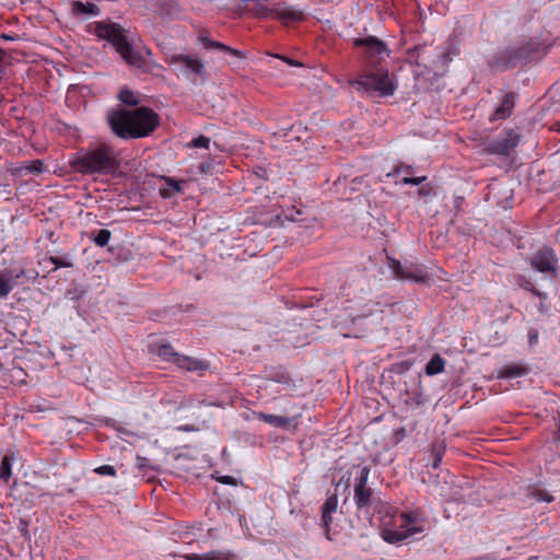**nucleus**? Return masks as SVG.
Wrapping results in <instances>:
<instances>
[{"instance_id":"f257e3e1","label":"nucleus","mask_w":560,"mask_h":560,"mask_svg":"<svg viewBox=\"0 0 560 560\" xmlns=\"http://www.w3.org/2000/svg\"><path fill=\"white\" fill-rule=\"evenodd\" d=\"M107 121L117 137L128 140L148 137L160 125V117L153 109L141 106L113 110L108 114Z\"/></svg>"},{"instance_id":"f03ea898","label":"nucleus","mask_w":560,"mask_h":560,"mask_svg":"<svg viewBox=\"0 0 560 560\" xmlns=\"http://www.w3.org/2000/svg\"><path fill=\"white\" fill-rule=\"evenodd\" d=\"M71 166L77 172L85 175H109L118 170L119 161L113 147L107 143H100L80 150L71 162Z\"/></svg>"},{"instance_id":"7ed1b4c3","label":"nucleus","mask_w":560,"mask_h":560,"mask_svg":"<svg viewBox=\"0 0 560 560\" xmlns=\"http://www.w3.org/2000/svg\"><path fill=\"white\" fill-rule=\"evenodd\" d=\"M541 44L529 40L517 46H508L495 51L488 60V66L497 72H503L515 68L521 63H527L539 54Z\"/></svg>"},{"instance_id":"20e7f679","label":"nucleus","mask_w":560,"mask_h":560,"mask_svg":"<svg viewBox=\"0 0 560 560\" xmlns=\"http://www.w3.org/2000/svg\"><path fill=\"white\" fill-rule=\"evenodd\" d=\"M95 35L113 44L116 51L128 65L137 68H142L145 65L141 51L136 50L127 40L125 30L119 24L97 22L95 24Z\"/></svg>"},{"instance_id":"39448f33","label":"nucleus","mask_w":560,"mask_h":560,"mask_svg":"<svg viewBox=\"0 0 560 560\" xmlns=\"http://www.w3.org/2000/svg\"><path fill=\"white\" fill-rule=\"evenodd\" d=\"M351 84L355 86L358 91H364L378 97L390 96L397 89L395 80L389 77L387 71L361 74L358 79L352 81Z\"/></svg>"},{"instance_id":"423d86ee","label":"nucleus","mask_w":560,"mask_h":560,"mask_svg":"<svg viewBox=\"0 0 560 560\" xmlns=\"http://www.w3.org/2000/svg\"><path fill=\"white\" fill-rule=\"evenodd\" d=\"M168 63L194 83H205L208 80L206 65L197 55L174 54Z\"/></svg>"},{"instance_id":"0eeeda50","label":"nucleus","mask_w":560,"mask_h":560,"mask_svg":"<svg viewBox=\"0 0 560 560\" xmlns=\"http://www.w3.org/2000/svg\"><path fill=\"white\" fill-rule=\"evenodd\" d=\"M158 355L164 361L176 364L179 369L188 372L207 371L210 366L208 361L187 357L174 350L168 343H161L158 346Z\"/></svg>"},{"instance_id":"6e6552de","label":"nucleus","mask_w":560,"mask_h":560,"mask_svg":"<svg viewBox=\"0 0 560 560\" xmlns=\"http://www.w3.org/2000/svg\"><path fill=\"white\" fill-rule=\"evenodd\" d=\"M353 45L357 48H362V55L365 63L372 69H377L381 61L389 55V50L385 43L372 35L364 38H355Z\"/></svg>"},{"instance_id":"1a4fd4ad","label":"nucleus","mask_w":560,"mask_h":560,"mask_svg":"<svg viewBox=\"0 0 560 560\" xmlns=\"http://www.w3.org/2000/svg\"><path fill=\"white\" fill-rule=\"evenodd\" d=\"M371 468L362 466L353 486V500L360 511L369 512L376 504V498L372 488L368 487Z\"/></svg>"},{"instance_id":"9d476101","label":"nucleus","mask_w":560,"mask_h":560,"mask_svg":"<svg viewBox=\"0 0 560 560\" xmlns=\"http://www.w3.org/2000/svg\"><path fill=\"white\" fill-rule=\"evenodd\" d=\"M373 311L370 308L368 312L351 316L347 319H338L335 322V327L345 338H362L366 332L373 330V324L369 322Z\"/></svg>"},{"instance_id":"9b49d317","label":"nucleus","mask_w":560,"mask_h":560,"mask_svg":"<svg viewBox=\"0 0 560 560\" xmlns=\"http://www.w3.org/2000/svg\"><path fill=\"white\" fill-rule=\"evenodd\" d=\"M389 268L395 278L400 280H409L417 283H422L428 279V273L423 267L415 262L406 261L402 264L399 260L390 259Z\"/></svg>"},{"instance_id":"f8f14e48","label":"nucleus","mask_w":560,"mask_h":560,"mask_svg":"<svg viewBox=\"0 0 560 560\" xmlns=\"http://www.w3.org/2000/svg\"><path fill=\"white\" fill-rule=\"evenodd\" d=\"M520 140L521 135L516 130L510 129L503 137L490 141L485 150L490 154L509 155L518 145Z\"/></svg>"},{"instance_id":"ddd939ff","label":"nucleus","mask_w":560,"mask_h":560,"mask_svg":"<svg viewBox=\"0 0 560 560\" xmlns=\"http://www.w3.org/2000/svg\"><path fill=\"white\" fill-rule=\"evenodd\" d=\"M530 266L539 272H550L556 276L558 258L555 250L549 246L540 247L530 258Z\"/></svg>"},{"instance_id":"4468645a","label":"nucleus","mask_w":560,"mask_h":560,"mask_svg":"<svg viewBox=\"0 0 560 560\" xmlns=\"http://www.w3.org/2000/svg\"><path fill=\"white\" fill-rule=\"evenodd\" d=\"M271 19H279L284 22L301 21L303 12L289 7L285 1H279L272 5Z\"/></svg>"},{"instance_id":"2eb2a0df","label":"nucleus","mask_w":560,"mask_h":560,"mask_svg":"<svg viewBox=\"0 0 560 560\" xmlns=\"http://www.w3.org/2000/svg\"><path fill=\"white\" fill-rule=\"evenodd\" d=\"M516 97H517V95L514 92L506 93L503 96L500 105L495 108L493 114L490 116V120L497 121V120H504V119L509 118L513 112L514 106H515Z\"/></svg>"},{"instance_id":"dca6fc26","label":"nucleus","mask_w":560,"mask_h":560,"mask_svg":"<svg viewBox=\"0 0 560 560\" xmlns=\"http://www.w3.org/2000/svg\"><path fill=\"white\" fill-rule=\"evenodd\" d=\"M198 39H199V43L202 45V47L207 50H219L223 54L236 57L238 59L246 58L245 52L234 49L223 43L210 39L208 36L200 35Z\"/></svg>"},{"instance_id":"f3484780","label":"nucleus","mask_w":560,"mask_h":560,"mask_svg":"<svg viewBox=\"0 0 560 560\" xmlns=\"http://www.w3.org/2000/svg\"><path fill=\"white\" fill-rule=\"evenodd\" d=\"M338 506L337 493L328 495L322 505V526L325 528V534L329 538L330 524L332 522V513L336 512Z\"/></svg>"},{"instance_id":"a211bd4d","label":"nucleus","mask_w":560,"mask_h":560,"mask_svg":"<svg viewBox=\"0 0 560 560\" xmlns=\"http://www.w3.org/2000/svg\"><path fill=\"white\" fill-rule=\"evenodd\" d=\"M23 269L13 270L10 269L5 275L0 276V298H5L12 290L13 287L20 283V278L24 276Z\"/></svg>"},{"instance_id":"6ab92c4d","label":"nucleus","mask_w":560,"mask_h":560,"mask_svg":"<svg viewBox=\"0 0 560 560\" xmlns=\"http://www.w3.org/2000/svg\"><path fill=\"white\" fill-rule=\"evenodd\" d=\"M254 416L256 419L264 421L272 427L281 428V429H289L294 421L295 418H287L283 416H277V415H270L265 413L261 411H255Z\"/></svg>"},{"instance_id":"aec40b11","label":"nucleus","mask_w":560,"mask_h":560,"mask_svg":"<svg viewBox=\"0 0 560 560\" xmlns=\"http://www.w3.org/2000/svg\"><path fill=\"white\" fill-rule=\"evenodd\" d=\"M419 532H421V528L415 526L409 527L407 530L384 529L382 537L389 544H397Z\"/></svg>"},{"instance_id":"412c9836","label":"nucleus","mask_w":560,"mask_h":560,"mask_svg":"<svg viewBox=\"0 0 560 560\" xmlns=\"http://www.w3.org/2000/svg\"><path fill=\"white\" fill-rule=\"evenodd\" d=\"M165 184L167 185L166 188H161L160 194L163 198H172L175 192H184V186L186 185V180H178L174 177H162Z\"/></svg>"},{"instance_id":"4be33fe9","label":"nucleus","mask_w":560,"mask_h":560,"mask_svg":"<svg viewBox=\"0 0 560 560\" xmlns=\"http://www.w3.org/2000/svg\"><path fill=\"white\" fill-rule=\"evenodd\" d=\"M72 12L78 16H97L101 12L100 8L91 2L73 1Z\"/></svg>"},{"instance_id":"5701e85b","label":"nucleus","mask_w":560,"mask_h":560,"mask_svg":"<svg viewBox=\"0 0 560 560\" xmlns=\"http://www.w3.org/2000/svg\"><path fill=\"white\" fill-rule=\"evenodd\" d=\"M406 396L407 398L405 399V404L412 408H419L427 401L420 384L416 389L406 390Z\"/></svg>"},{"instance_id":"b1692460","label":"nucleus","mask_w":560,"mask_h":560,"mask_svg":"<svg viewBox=\"0 0 560 560\" xmlns=\"http://www.w3.org/2000/svg\"><path fill=\"white\" fill-rule=\"evenodd\" d=\"M230 555L223 551H209L206 553H190L185 556L186 560H229Z\"/></svg>"},{"instance_id":"393cba45","label":"nucleus","mask_w":560,"mask_h":560,"mask_svg":"<svg viewBox=\"0 0 560 560\" xmlns=\"http://www.w3.org/2000/svg\"><path fill=\"white\" fill-rule=\"evenodd\" d=\"M445 360L440 354H434L425 364L424 372L429 376L436 375L444 370Z\"/></svg>"},{"instance_id":"a878e982","label":"nucleus","mask_w":560,"mask_h":560,"mask_svg":"<svg viewBox=\"0 0 560 560\" xmlns=\"http://www.w3.org/2000/svg\"><path fill=\"white\" fill-rule=\"evenodd\" d=\"M47 260L54 265L52 271H56L59 268H71L73 267V257L71 254L67 253L61 256H49Z\"/></svg>"},{"instance_id":"bb28decb","label":"nucleus","mask_w":560,"mask_h":560,"mask_svg":"<svg viewBox=\"0 0 560 560\" xmlns=\"http://www.w3.org/2000/svg\"><path fill=\"white\" fill-rule=\"evenodd\" d=\"M14 455L7 454L2 457L0 463V479L3 481H9L12 477V465L14 462Z\"/></svg>"},{"instance_id":"cd10ccee","label":"nucleus","mask_w":560,"mask_h":560,"mask_svg":"<svg viewBox=\"0 0 560 560\" xmlns=\"http://www.w3.org/2000/svg\"><path fill=\"white\" fill-rule=\"evenodd\" d=\"M444 452H445V446L443 445L442 442L432 443L431 455L433 457L432 467L434 469H436L440 466L443 455H444Z\"/></svg>"},{"instance_id":"c85d7f7f","label":"nucleus","mask_w":560,"mask_h":560,"mask_svg":"<svg viewBox=\"0 0 560 560\" xmlns=\"http://www.w3.org/2000/svg\"><path fill=\"white\" fill-rule=\"evenodd\" d=\"M250 11L254 16L259 19H271L272 16V7L269 8L266 2H256Z\"/></svg>"},{"instance_id":"c756f323","label":"nucleus","mask_w":560,"mask_h":560,"mask_svg":"<svg viewBox=\"0 0 560 560\" xmlns=\"http://www.w3.org/2000/svg\"><path fill=\"white\" fill-rule=\"evenodd\" d=\"M118 98L128 106H136L139 103L138 96L128 89H122L118 94Z\"/></svg>"},{"instance_id":"7c9ffc66","label":"nucleus","mask_w":560,"mask_h":560,"mask_svg":"<svg viewBox=\"0 0 560 560\" xmlns=\"http://www.w3.org/2000/svg\"><path fill=\"white\" fill-rule=\"evenodd\" d=\"M520 287L537 296L539 300H547L548 295L546 292L539 291L535 285L527 279L522 278Z\"/></svg>"},{"instance_id":"2f4dec72","label":"nucleus","mask_w":560,"mask_h":560,"mask_svg":"<svg viewBox=\"0 0 560 560\" xmlns=\"http://www.w3.org/2000/svg\"><path fill=\"white\" fill-rule=\"evenodd\" d=\"M22 170L31 174H42L45 171V165L40 160H33L25 162Z\"/></svg>"},{"instance_id":"473e14b6","label":"nucleus","mask_w":560,"mask_h":560,"mask_svg":"<svg viewBox=\"0 0 560 560\" xmlns=\"http://www.w3.org/2000/svg\"><path fill=\"white\" fill-rule=\"evenodd\" d=\"M458 52L459 49L455 45L448 44L440 56L443 66H447V63L452 61L453 57L458 55Z\"/></svg>"},{"instance_id":"72a5a7b5","label":"nucleus","mask_w":560,"mask_h":560,"mask_svg":"<svg viewBox=\"0 0 560 560\" xmlns=\"http://www.w3.org/2000/svg\"><path fill=\"white\" fill-rule=\"evenodd\" d=\"M110 236H112V233H110L109 230L101 229V230L97 231V233L93 237V242L97 246L104 247V246H106L108 244V242L110 240Z\"/></svg>"},{"instance_id":"f704fd0d","label":"nucleus","mask_w":560,"mask_h":560,"mask_svg":"<svg viewBox=\"0 0 560 560\" xmlns=\"http://www.w3.org/2000/svg\"><path fill=\"white\" fill-rule=\"evenodd\" d=\"M268 378L280 384H291L292 378L285 371H275L268 375Z\"/></svg>"},{"instance_id":"c9c22d12","label":"nucleus","mask_w":560,"mask_h":560,"mask_svg":"<svg viewBox=\"0 0 560 560\" xmlns=\"http://www.w3.org/2000/svg\"><path fill=\"white\" fill-rule=\"evenodd\" d=\"M526 372H527L526 369H524L522 366H506L503 370L502 375L506 378H515V377L525 375Z\"/></svg>"},{"instance_id":"e433bc0d","label":"nucleus","mask_w":560,"mask_h":560,"mask_svg":"<svg viewBox=\"0 0 560 560\" xmlns=\"http://www.w3.org/2000/svg\"><path fill=\"white\" fill-rule=\"evenodd\" d=\"M532 497L535 498L539 502H552L553 497L545 489H535L532 492Z\"/></svg>"},{"instance_id":"4c0bfd02","label":"nucleus","mask_w":560,"mask_h":560,"mask_svg":"<svg viewBox=\"0 0 560 560\" xmlns=\"http://www.w3.org/2000/svg\"><path fill=\"white\" fill-rule=\"evenodd\" d=\"M350 488V475H343L339 481L335 485V493L348 492L349 493Z\"/></svg>"},{"instance_id":"58836bf2","label":"nucleus","mask_w":560,"mask_h":560,"mask_svg":"<svg viewBox=\"0 0 560 560\" xmlns=\"http://www.w3.org/2000/svg\"><path fill=\"white\" fill-rule=\"evenodd\" d=\"M209 144H210V138L202 136V135L197 138H194L190 142V147H192V148L208 149Z\"/></svg>"},{"instance_id":"ea45409f","label":"nucleus","mask_w":560,"mask_h":560,"mask_svg":"<svg viewBox=\"0 0 560 560\" xmlns=\"http://www.w3.org/2000/svg\"><path fill=\"white\" fill-rule=\"evenodd\" d=\"M94 471L102 476H115L116 475V470H115L114 466H110V465L100 466V467L95 468Z\"/></svg>"},{"instance_id":"a19ab883","label":"nucleus","mask_w":560,"mask_h":560,"mask_svg":"<svg viewBox=\"0 0 560 560\" xmlns=\"http://www.w3.org/2000/svg\"><path fill=\"white\" fill-rule=\"evenodd\" d=\"M213 165H214L213 160L205 161L198 166V173L199 174H210L213 168Z\"/></svg>"},{"instance_id":"79ce46f5","label":"nucleus","mask_w":560,"mask_h":560,"mask_svg":"<svg viewBox=\"0 0 560 560\" xmlns=\"http://www.w3.org/2000/svg\"><path fill=\"white\" fill-rule=\"evenodd\" d=\"M538 337H539V334H538L537 329L530 328L528 330V343H529L530 347H534L535 345H537Z\"/></svg>"},{"instance_id":"37998d69","label":"nucleus","mask_w":560,"mask_h":560,"mask_svg":"<svg viewBox=\"0 0 560 560\" xmlns=\"http://www.w3.org/2000/svg\"><path fill=\"white\" fill-rule=\"evenodd\" d=\"M410 365H411V364H410L408 361H404V362L397 363V364L395 365V369H394V370H395L396 372H398V373H404V372H406V371H408V370H409Z\"/></svg>"},{"instance_id":"c03bdc74","label":"nucleus","mask_w":560,"mask_h":560,"mask_svg":"<svg viewBox=\"0 0 560 560\" xmlns=\"http://www.w3.org/2000/svg\"><path fill=\"white\" fill-rule=\"evenodd\" d=\"M218 480L223 485H231V486L237 485L236 479L232 476H222Z\"/></svg>"},{"instance_id":"a18cd8bd","label":"nucleus","mask_w":560,"mask_h":560,"mask_svg":"<svg viewBox=\"0 0 560 560\" xmlns=\"http://www.w3.org/2000/svg\"><path fill=\"white\" fill-rule=\"evenodd\" d=\"M431 187L429 185L420 186L418 189V195L421 197H428L431 195Z\"/></svg>"},{"instance_id":"49530a36","label":"nucleus","mask_w":560,"mask_h":560,"mask_svg":"<svg viewBox=\"0 0 560 560\" xmlns=\"http://www.w3.org/2000/svg\"><path fill=\"white\" fill-rule=\"evenodd\" d=\"M66 295L69 296L71 300L78 301L82 298V292H78V290H68L66 292Z\"/></svg>"},{"instance_id":"de8ad7c7","label":"nucleus","mask_w":560,"mask_h":560,"mask_svg":"<svg viewBox=\"0 0 560 560\" xmlns=\"http://www.w3.org/2000/svg\"><path fill=\"white\" fill-rule=\"evenodd\" d=\"M546 301H547V300H540V303H539V305H538V311H539V313H540V314H542V315L548 314V312H549V310H550V307H549V305L546 303Z\"/></svg>"},{"instance_id":"09e8293b","label":"nucleus","mask_w":560,"mask_h":560,"mask_svg":"<svg viewBox=\"0 0 560 560\" xmlns=\"http://www.w3.org/2000/svg\"><path fill=\"white\" fill-rule=\"evenodd\" d=\"M399 172H406L407 174H412V167L410 165H400L395 167L394 174H398Z\"/></svg>"},{"instance_id":"8fccbe9b","label":"nucleus","mask_w":560,"mask_h":560,"mask_svg":"<svg viewBox=\"0 0 560 560\" xmlns=\"http://www.w3.org/2000/svg\"><path fill=\"white\" fill-rule=\"evenodd\" d=\"M294 213H295V214H301V212H300V211H293V210H291V211H288V212H283V213H282V215H283V219H284V220L295 221V220H296V218H295Z\"/></svg>"},{"instance_id":"3c124183","label":"nucleus","mask_w":560,"mask_h":560,"mask_svg":"<svg viewBox=\"0 0 560 560\" xmlns=\"http://www.w3.org/2000/svg\"><path fill=\"white\" fill-rule=\"evenodd\" d=\"M404 518L407 524H411V523L416 522L417 516L415 513H407V514H404Z\"/></svg>"},{"instance_id":"603ef678","label":"nucleus","mask_w":560,"mask_h":560,"mask_svg":"<svg viewBox=\"0 0 560 560\" xmlns=\"http://www.w3.org/2000/svg\"><path fill=\"white\" fill-rule=\"evenodd\" d=\"M425 179H427V177H425V176L411 177V185H413V186H419V185H421Z\"/></svg>"},{"instance_id":"864d4df0","label":"nucleus","mask_w":560,"mask_h":560,"mask_svg":"<svg viewBox=\"0 0 560 560\" xmlns=\"http://www.w3.org/2000/svg\"><path fill=\"white\" fill-rule=\"evenodd\" d=\"M177 429H178V431H183V432H191V431L196 430L195 427L190 425V424L180 425Z\"/></svg>"},{"instance_id":"5fc2aeb1","label":"nucleus","mask_w":560,"mask_h":560,"mask_svg":"<svg viewBox=\"0 0 560 560\" xmlns=\"http://www.w3.org/2000/svg\"><path fill=\"white\" fill-rule=\"evenodd\" d=\"M287 63H289L290 66H293V67H300L302 66L301 62L299 61H295L293 59H290V58H282Z\"/></svg>"},{"instance_id":"6e6d98bb","label":"nucleus","mask_w":560,"mask_h":560,"mask_svg":"<svg viewBox=\"0 0 560 560\" xmlns=\"http://www.w3.org/2000/svg\"><path fill=\"white\" fill-rule=\"evenodd\" d=\"M555 441L556 442H560V418H559V421H558V424H557V430L555 432Z\"/></svg>"},{"instance_id":"4d7b16f0","label":"nucleus","mask_w":560,"mask_h":560,"mask_svg":"<svg viewBox=\"0 0 560 560\" xmlns=\"http://www.w3.org/2000/svg\"><path fill=\"white\" fill-rule=\"evenodd\" d=\"M400 184L411 185V176H405L404 178H401Z\"/></svg>"},{"instance_id":"13d9d810","label":"nucleus","mask_w":560,"mask_h":560,"mask_svg":"<svg viewBox=\"0 0 560 560\" xmlns=\"http://www.w3.org/2000/svg\"><path fill=\"white\" fill-rule=\"evenodd\" d=\"M144 460H145L144 457H138V465H139V467H143L144 466Z\"/></svg>"},{"instance_id":"bf43d9fd","label":"nucleus","mask_w":560,"mask_h":560,"mask_svg":"<svg viewBox=\"0 0 560 560\" xmlns=\"http://www.w3.org/2000/svg\"><path fill=\"white\" fill-rule=\"evenodd\" d=\"M1 38H2V39H4V40H12V39H13V37H12V36L7 35V34H2V35H1Z\"/></svg>"},{"instance_id":"052dcab7","label":"nucleus","mask_w":560,"mask_h":560,"mask_svg":"<svg viewBox=\"0 0 560 560\" xmlns=\"http://www.w3.org/2000/svg\"><path fill=\"white\" fill-rule=\"evenodd\" d=\"M556 240H557V242H558V243H559V245H560V229H559V230H558V232H557Z\"/></svg>"}]
</instances>
